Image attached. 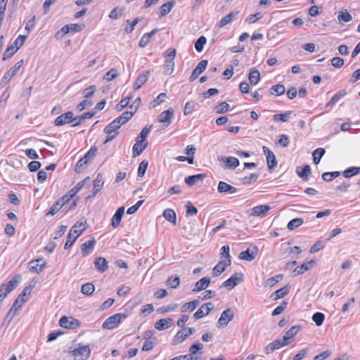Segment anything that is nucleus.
<instances>
[{
	"label": "nucleus",
	"mask_w": 360,
	"mask_h": 360,
	"mask_svg": "<svg viewBox=\"0 0 360 360\" xmlns=\"http://www.w3.org/2000/svg\"><path fill=\"white\" fill-rule=\"evenodd\" d=\"M86 222H77L70 229V232L67 236V241L65 244L64 248L69 249L77 240V238L86 230Z\"/></svg>",
	"instance_id": "obj_1"
},
{
	"label": "nucleus",
	"mask_w": 360,
	"mask_h": 360,
	"mask_svg": "<svg viewBox=\"0 0 360 360\" xmlns=\"http://www.w3.org/2000/svg\"><path fill=\"white\" fill-rule=\"evenodd\" d=\"M126 318L127 315L125 314H115L105 319V321L103 323L102 326L103 328L113 329L118 326L122 319H124Z\"/></svg>",
	"instance_id": "obj_2"
},
{
	"label": "nucleus",
	"mask_w": 360,
	"mask_h": 360,
	"mask_svg": "<svg viewBox=\"0 0 360 360\" xmlns=\"http://www.w3.org/2000/svg\"><path fill=\"white\" fill-rule=\"evenodd\" d=\"M74 356V360H87L91 355V350L88 345L75 348L70 352Z\"/></svg>",
	"instance_id": "obj_3"
},
{
	"label": "nucleus",
	"mask_w": 360,
	"mask_h": 360,
	"mask_svg": "<svg viewBox=\"0 0 360 360\" xmlns=\"http://www.w3.org/2000/svg\"><path fill=\"white\" fill-rule=\"evenodd\" d=\"M290 342L291 341H285L283 338L275 340L265 347L264 352L266 354H269L275 350L288 345Z\"/></svg>",
	"instance_id": "obj_4"
},
{
	"label": "nucleus",
	"mask_w": 360,
	"mask_h": 360,
	"mask_svg": "<svg viewBox=\"0 0 360 360\" xmlns=\"http://www.w3.org/2000/svg\"><path fill=\"white\" fill-rule=\"evenodd\" d=\"M59 325L63 328L75 329L80 326L81 323L76 319L63 316L59 320Z\"/></svg>",
	"instance_id": "obj_5"
},
{
	"label": "nucleus",
	"mask_w": 360,
	"mask_h": 360,
	"mask_svg": "<svg viewBox=\"0 0 360 360\" xmlns=\"http://www.w3.org/2000/svg\"><path fill=\"white\" fill-rule=\"evenodd\" d=\"M234 312L231 308H227L221 314L218 319L217 324L219 326H226L228 323L233 320Z\"/></svg>",
	"instance_id": "obj_6"
},
{
	"label": "nucleus",
	"mask_w": 360,
	"mask_h": 360,
	"mask_svg": "<svg viewBox=\"0 0 360 360\" xmlns=\"http://www.w3.org/2000/svg\"><path fill=\"white\" fill-rule=\"evenodd\" d=\"M243 281V275L242 273H235L222 284L223 287L233 288L240 282Z\"/></svg>",
	"instance_id": "obj_7"
},
{
	"label": "nucleus",
	"mask_w": 360,
	"mask_h": 360,
	"mask_svg": "<svg viewBox=\"0 0 360 360\" xmlns=\"http://www.w3.org/2000/svg\"><path fill=\"white\" fill-rule=\"evenodd\" d=\"M74 114L72 111H68L58 116L54 122L56 126H63L68 123L73 124Z\"/></svg>",
	"instance_id": "obj_8"
},
{
	"label": "nucleus",
	"mask_w": 360,
	"mask_h": 360,
	"mask_svg": "<svg viewBox=\"0 0 360 360\" xmlns=\"http://www.w3.org/2000/svg\"><path fill=\"white\" fill-rule=\"evenodd\" d=\"M213 304L211 302L202 304L193 314L194 319L198 320L203 318L205 316L207 315L213 309Z\"/></svg>",
	"instance_id": "obj_9"
},
{
	"label": "nucleus",
	"mask_w": 360,
	"mask_h": 360,
	"mask_svg": "<svg viewBox=\"0 0 360 360\" xmlns=\"http://www.w3.org/2000/svg\"><path fill=\"white\" fill-rule=\"evenodd\" d=\"M259 249L257 246H253L252 249L248 248L242 251L239 255V258L243 260L250 262L253 260L258 254Z\"/></svg>",
	"instance_id": "obj_10"
},
{
	"label": "nucleus",
	"mask_w": 360,
	"mask_h": 360,
	"mask_svg": "<svg viewBox=\"0 0 360 360\" xmlns=\"http://www.w3.org/2000/svg\"><path fill=\"white\" fill-rule=\"evenodd\" d=\"M207 60H202L199 62L196 68L193 70L191 77H189L190 82H193L195 80L200 74H202L206 69L207 65Z\"/></svg>",
	"instance_id": "obj_11"
},
{
	"label": "nucleus",
	"mask_w": 360,
	"mask_h": 360,
	"mask_svg": "<svg viewBox=\"0 0 360 360\" xmlns=\"http://www.w3.org/2000/svg\"><path fill=\"white\" fill-rule=\"evenodd\" d=\"M174 117V110L170 108L167 110L161 112L158 117V120L160 123H163L165 126H169L171 123V120Z\"/></svg>",
	"instance_id": "obj_12"
},
{
	"label": "nucleus",
	"mask_w": 360,
	"mask_h": 360,
	"mask_svg": "<svg viewBox=\"0 0 360 360\" xmlns=\"http://www.w3.org/2000/svg\"><path fill=\"white\" fill-rule=\"evenodd\" d=\"M22 63L23 60L18 61L8 72H6L1 79V83L8 82L17 73L20 67L22 65Z\"/></svg>",
	"instance_id": "obj_13"
},
{
	"label": "nucleus",
	"mask_w": 360,
	"mask_h": 360,
	"mask_svg": "<svg viewBox=\"0 0 360 360\" xmlns=\"http://www.w3.org/2000/svg\"><path fill=\"white\" fill-rule=\"evenodd\" d=\"M104 184L103 178L101 174H98L93 181L92 195L88 196L87 199L96 196L103 188Z\"/></svg>",
	"instance_id": "obj_14"
},
{
	"label": "nucleus",
	"mask_w": 360,
	"mask_h": 360,
	"mask_svg": "<svg viewBox=\"0 0 360 360\" xmlns=\"http://www.w3.org/2000/svg\"><path fill=\"white\" fill-rule=\"evenodd\" d=\"M217 191L219 193H235L238 191V188L227 184L225 181H220L218 184Z\"/></svg>",
	"instance_id": "obj_15"
},
{
	"label": "nucleus",
	"mask_w": 360,
	"mask_h": 360,
	"mask_svg": "<svg viewBox=\"0 0 360 360\" xmlns=\"http://www.w3.org/2000/svg\"><path fill=\"white\" fill-rule=\"evenodd\" d=\"M231 264V260L230 259L220 261L213 268V275L215 276H219L222 272H224L226 270V267L230 266Z\"/></svg>",
	"instance_id": "obj_16"
},
{
	"label": "nucleus",
	"mask_w": 360,
	"mask_h": 360,
	"mask_svg": "<svg viewBox=\"0 0 360 360\" xmlns=\"http://www.w3.org/2000/svg\"><path fill=\"white\" fill-rule=\"evenodd\" d=\"M238 165V159H219V166L224 169H234Z\"/></svg>",
	"instance_id": "obj_17"
},
{
	"label": "nucleus",
	"mask_w": 360,
	"mask_h": 360,
	"mask_svg": "<svg viewBox=\"0 0 360 360\" xmlns=\"http://www.w3.org/2000/svg\"><path fill=\"white\" fill-rule=\"evenodd\" d=\"M96 240L93 238L91 240H88L81 245V252L83 256L89 255L94 248L96 245Z\"/></svg>",
	"instance_id": "obj_18"
},
{
	"label": "nucleus",
	"mask_w": 360,
	"mask_h": 360,
	"mask_svg": "<svg viewBox=\"0 0 360 360\" xmlns=\"http://www.w3.org/2000/svg\"><path fill=\"white\" fill-rule=\"evenodd\" d=\"M174 323V321L171 318L161 319L155 323V328L158 330H163Z\"/></svg>",
	"instance_id": "obj_19"
},
{
	"label": "nucleus",
	"mask_w": 360,
	"mask_h": 360,
	"mask_svg": "<svg viewBox=\"0 0 360 360\" xmlns=\"http://www.w3.org/2000/svg\"><path fill=\"white\" fill-rule=\"evenodd\" d=\"M124 213V207H120L114 214V215L112 217L111 220V226L113 228H117L122 220V218Z\"/></svg>",
	"instance_id": "obj_20"
},
{
	"label": "nucleus",
	"mask_w": 360,
	"mask_h": 360,
	"mask_svg": "<svg viewBox=\"0 0 360 360\" xmlns=\"http://www.w3.org/2000/svg\"><path fill=\"white\" fill-rule=\"evenodd\" d=\"M290 289V287L288 285H286L284 287L274 292L270 295V298H271L274 300H277L278 299L283 298L289 293Z\"/></svg>",
	"instance_id": "obj_21"
},
{
	"label": "nucleus",
	"mask_w": 360,
	"mask_h": 360,
	"mask_svg": "<svg viewBox=\"0 0 360 360\" xmlns=\"http://www.w3.org/2000/svg\"><path fill=\"white\" fill-rule=\"evenodd\" d=\"M149 76V71L145 70L140 74L134 84V89H139L148 80Z\"/></svg>",
	"instance_id": "obj_22"
},
{
	"label": "nucleus",
	"mask_w": 360,
	"mask_h": 360,
	"mask_svg": "<svg viewBox=\"0 0 360 360\" xmlns=\"http://www.w3.org/2000/svg\"><path fill=\"white\" fill-rule=\"evenodd\" d=\"M148 141H142L138 138L136 139V143L133 146L134 155H139L143 150L146 148Z\"/></svg>",
	"instance_id": "obj_23"
},
{
	"label": "nucleus",
	"mask_w": 360,
	"mask_h": 360,
	"mask_svg": "<svg viewBox=\"0 0 360 360\" xmlns=\"http://www.w3.org/2000/svg\"><path fill=\"white\" fill-rule=\"evenodd\" d=\"M94 265L100 273H104L108 269V262L104 257H99L96 258L94 262Z\"/></svg>",
	"instance_id": "obj_24"
},
{
	"label": "nucleus",
	"mask_w": 360,
	"mask_h": 360,
	"mask_svg": "<svg viewBox=\"0 0 360 360\" xmlns=\"http://www.w3.org/2000/svg\"><path fill=\"white\" fill-rule=\"evenodd\" d=\"M314 264L315 262L314 260L303 263L295 269L293 271L294 276L302 274L304 271L310 269Z\"/></svg>",
	"instance_id": "obj_25"
},
{
	"label": "nucleus",
	"mask_w": 360,
	"mask_h": 360,
	"mask_svg": "<svg viewBox=\"0 0 360 360\" xmlns=\"http://www.w3.org/2000/svg\"><path fill=\"white\" fill-rule=\"evenodd\" d=\"M301 328V325L293 326L288 331L285 333L284 335L283 336V338L285 341H290V340H292L293 338L298 333Z\"/></svg>",
	"instance_id": "obj_26"
},
{
	"label": "nucleus",
	"mask_w": 360,
	"mask_h": 360,
	"mask_svg": "<svg viewBox=\"0 0 360 360\" xmlns=\"http://www.w3.org/2000/svg\"><path fill=\"white\" fill-rule=\"evenodd\" d=\"M296 172L297 175L304 181L308 180V177L311 174V167L309 165H304V167H297Z\"/></svg>",
	"instance_id": "obj_27"
},
{
	"label": "nucleus",
	"mask_w": 360,
	"mask_h": 360,
	"mask_svg": "<svg viewBox=\"0 0 360 360\" xmlns=\"http://www.w3.org/2000/svg\"><path fill=\"white\" fill-rule=\"evenodd\" d=\"M210 283V278L209 277H203L200 278L193 289V292H199L206 289Z\"/></svg>",
	"instance_id": "obj_28"
},
{
	"label": "nucleus",
	"mask_w": 360,
	"mask_h": 360,
	"mask_svg": "<svg viewBox=\"0 0 360 360\" xmlns=\"http://www.w3.org/2000/svg\"><path fill=\"white\" fill-rule=\"evenodd\" d=\"M92 159H79L75 167V171L77 173H82L87 167L91 164Z\"/></svg>",
	"instance_id": "obj_29"
},
{
	"label": "nucleus",
	"mask_w": 360,
	"mask_h": 360,
	"mask_svg": "<svg viewBox=\"0 0 360 360\" xmlns=\"http://www.w3.org/2000/svg\"><path fill=\"white\" fill-rule=\"evenodd\" d=\"M206 175L205 174H199L196 175L188 176L185 179V183L189 186H192L196 184L198 181H202Z\"/></svg>",
	"instance_id": "obj_30"
},
{
	"label": "nucleus",
	"mask_w": 360,
	"mask_h": 360,
	"mask_svg": "<svg viewBox=\"0 0 360 360\" xmlns=\"http://www.w3.org/2000/svg\"><path fill=\"white\" fill-rule=\"evenodd\" d=\"M20 278L21 277L19 274L14 276L11 280L5 285L4 290H6V292L13 291L19 284Z\"/></svg>",
	"instance_id": "obj_31"
},
{
	"label": "nucleus",
	"mask_w": 360,
	"mask_h": 360,
	"mask_svg": "<svg viewBox=\"0 0 360 360\" xmlns=\"http://www.w3.org/2000/svg\"><path fill=\"white\" fill-rule=\"evenodd\" d=\"M248 79L251 85H256L260 80V72L256 68H251L250 70Z\"/></svg>",
	"instance_id": "obj_32"
},
{
	"label": "nucleus",
	"mask_w": 360,
	"mask_h": 360,
	"mask_svg": "<svg viewBox=\"0 0 360 360\" xmlns=\"http://www.w3.org/2000/svg\"><path fill=\"white\" fill-rule=\"evenodd\" d=\"M95 112H84L79 116H77L73 119V127L79 125L84 120L91 118L94 115Z\"/></svg>",
	"instance_id": "obj_33"
},
{
	"label": "nucleus",
	"mask_w": 360,
	"mask_h": 360,
	"mask_svg": "<svg viewBox=\"0 0 360 360\" xmlns=\"http://www.w3.org/2000/svg\"><path fill=\"white\" fill-rule=\"evenodd\" d=\"M175 5V1L171 0L160 6L159 16L162 17L168 14Z\"/></svg>",
	"instance_id": "obj_34"
},
{
	"label": "nucleus",
	"mask_w": 360,
	"mask_h": 360,
	"mask_svg": "<svg viewBox=\"0 0 360 360\" xmlns=\"http://www.w3.org/2000/svg\"><path fill=\"white\" fill-rule=\"evenodd\" d=\"M238 11H234L229 13L228 15L223 17L218 23L219 27H223L230 23L233 19L238 15Z\"/></svg>",
	"instance_id": "obj_35"
},
{
	"label": "nucleus",
	"mask_w": 360,
	"mask_h": 360,
	"mask_svg": "<svg viewBox=\"0 0 360 360\" xmlns=\"http://www.w3.org/2000/svg\"><path fill=\"white\" fill-rule=\"evenodd\" d=\"M158 32V29H153L151 32L144 34L141 38L139 45V46L144 48L149 43L151 37Z\"/></svg>",
	"instance_id": "obj_36"
},
{
	"label": "nucleus",
	"mask_w": 360,
	"mask_h": 360,
	"mask_svg": "<svg viewBox=\"0 0 360 360\" xmlns=\"http://www.w3.org/2000/svg\"><path fill=\"white\" fill-rule=\"evenodd\" d=\"M270 210V206L267 205H261L254 207L252 209L251 214L252 216H260Z\"/></svg>",
	"instance_id": "obj_37"
},
{
	"label": "nucleus",
	"mask_w": 360,
	"mask_h": 360,
	"mask_svg": "<svg viewBox=\"0 0 360 360\" xmlns=\"http://www.w3.org/2000/svg\"><path fill=\"white\" fill-rule=\"evenodd\" d=\"M360 173V167H350L342 172V176L349 179Z\"/></svg>",
	"instance_id": "obj_38"
},
{
	"label": "nucleus",
	"mask_w": 360,
	"mask_h": 360,
	"mask_svg": "<svg viewBox=\"0 0 360 360\" xmlns=\"http://www.w3.org/2000/svg\"><path fill=\"white\" fill-rule=\"evenodd\" d=\"M186 330V328H184L177 332L173 340L174 344L181 343L188 338Z\"/></svg>",
	"instance_id": "obj_39"
},
{
	"label": "nucleus",
	"mask_w": 360,
	"mask_h": 360,
	"mask_svg": "<svg viewBox=\"0 0 360 360\" xmlns=\"http://www.w3.org/2000/svg\"><path fill=\"white\" fill-rule=\"evenodd\" d=\"M163 217L173 224H176V212L172 209H166L163 212Z\"/></svg>",
	"instance_id": "obj_40"
},
{
	"label": "nucleus",
	"mask_w": 360,
	"mask_h": 360,
	"mask_svg": "<svg viewBox=\"0 0 360 360\" xmlns=\"http://www.w3.org/2000/svg\"><path fill=\"white\" fill-rule=\"evenodd\" d=\"M199 302V300H194L191 302L185 303L181 308V312L184 313L187 311H193L198 307Z\"/></svg>",
	"instance_id": "obj_41"
},
{
	"label": "nucleus",
	"mask_w": 360,
	"mask_h": 360,
	"mask_svg": "<svg viewBox=\"0 0 360 360\" xmlns=\"http://www.w3.org/2000/svg\"><path fill=\"white\" fill-rule=\"evenodd\" d=\"M180 285V278L179 276H170L166 281V285L171 288H176Z\"/></svg>",
	"instance_id": "obj_42"
},
{
	"label": "nucleus",
	"mask_w": 360,
	"mask_h": 360,
	"mask_svg": "<svg viewBox=\"0 0 360 360\" xmlns=\"http://www.w3.org/2000/svg\"><path fill=\"white\" fill-rule=\"evenodd\" d=\"M303 222L304 221L302 218H295L288 222L287 228L289 230L292 231L296 228L300 226L303 224Z\"/></svg>",
	"instance_id": "obj_43"
},
{
	"label": "nucleus",
	"mask_w": 360,
	"mask_h": 360,
	"mask_svg": "<svg viewBox=\"0 0 360 360\" xmlns=\"http://www.w3.org/2000/svg\"><path fill=\"white\" fill-rule=\"evenodd\" d=\"M120 128V124H118L117 122L114 120L105 127L104 131L105 134H112V132H117V130Z\"/></svg>",
	"instance_id": "obj_44"
},
{
	"label": "nucleus",
	"mask_w": 360,
	"mask_h": 360,
	"mask_svg": "<svg viewBox=\"0 0 360 360\" xmlns=\"http://www.w3.org/2000/svg\"><path fill=\"white\" fill-rule=\"evenodd\" d=\"M95 290V286L91 283H86L82 285L81 292L84 295H91Z\"/></svg>",
	"instance_id": "obj_45"
},
{
	"label": "nucleus",
	"mask_w": 360,
	"mask_h": 360,
	"mask_svg": "<svg viewBox=\"0 0 360 360\" xmlns=\"http://www.w3.org/2000/svg\"><path fill=\"white\" fill-rule=\"evenodd\" d=\"M341 174L340 172L336 171V172H324L322 174L321 177L322 179L327 181L330 182L333 179L339 176Z\"/></svg>",
	"instance_id": "obj_46"
},
{
	"label": "nucleus",
	"mask_w": 360,
	"mask_h": 360,
	"mask_svg": "<svg viewBox=\"0 0 360 360\" xmlns=\"http://www.w3.org/2000/svg\"><path fill=\"white\" fill-rule=\"evenodd\" d=\"M346 91L345 90H341L336 93L330 99V101L326 104V106L332 104L334 105L337 102L339 101V100L342 98H343L346 95Z\"/></svg>",
	"instance_id": "obj_47"
},
{
	"label": "nucleus",
	"mask_w": 360,
	"mask_h": 360,
	"mask_svg": "<svg viewBox=\"0 0 360 360\" xmlns=\"http://www.w3.org/2000/svg\"><path fill=\"white\" fill-rule=\"evenodd\" d=\"M283 274H277L268 278L266 281L265 285L273 287L276 283L280 282L283 279Z\"/></svg>",
	"instance_id": "obj_48"
},
{
	"label": "nucleus",
	"mask_w": 360,
	"mask_h": 360,
	"mask_svg": "<svg viewBox=\"0 0 360 360\" xmlns=\"http://www.w3.org/2000/svg\"><path fill=\"white\" fill-rule=\"evenodd\" d=\"M141 20V18H136L131 22H130L129 20H127V23L129 26H127L125 29H124V31L127 34H130L133 32V30H134V27Z\"/></svg>",
	"instance_id": "obj_49"
},
{
	"label": "nucleus",
	"mask_w": 360,
	"mask_h": 360,
	"mask_svg": "<svg viewBox=\"0 0 360 360\" xmlns=\"http://www.w3.org/2000/svg\"><path fill=\"white\" fill-rule=\"evenodd\" d=\"M325 319V315L321 312H316L312 316V320L317 326L323 324Z\"/></svg>",
	"instance_id": "obj_50"
},
{
	"label": "nucleus",
	"mask_w": 360,
	"mask_h": 360,
	"mask_svg": "<svg viewBox=\"0 0 360 360\" xmlns=\"http://www.w3.org/2000/svg\"><path fill=\"white\" fill-rule=\"evenodd\" d=\"M285 91V89L283 84H276L271 88V94L272 95L276 94L277 96H281L283 94Z\"/></svg>",
	"instance_id": "obj_51"
},
{
	"label": "nucleus",
	"mask_w": 360,
	"mask_h": 360,
	"mask_svg": "<svg viewBox=\"0 0 360 360\" xmlns=\"http://www.w3.org/2000/svg\"><path fill=\"white\" fill-rule=\"evenodd\" d=\"M118 75L119 73L117 69L112 68L105 73V75L103 77V79L107 82H110L113 79L116 78L118 76Z\"/></svg>",
	"instance_id": "obj_52"
},
{
	"label": "nucleus",
	"mask_w": 360,
	"mask_h": 360,
	"mask_svg": "<svg viewBox=\"0 0 360 360\" xmlns=\"http://www.w3.org/2000/svg\"><path fill=\"white\" fill-rule=\"evenodd\" d=\"M338 18L339 21L344 22H348L352 20V15L347 11H340L338 14Z\"/></svg>",
	"instance_id": "obj_53"
},
{
	"label": "nucleus",
	"mask_w": 360,
	"mask_h": 360,
	"mask_svg": "<svg viewBox=\"0 0 360 360\" xmlns=\"http://www.w3.org/2000/svg\"><path fill=\"white\" fill-rule=\"evenodd\" d=\"M204 347L203 345L200 342H194L189 348V354L191 355H195L198 351L202 349Z\"/></svg>",
	"instance_id": "obj_54"
},
{
	"label": "nucleus",
	"mask_w": 360,
	"mask_h": 360,
	"mask_svg": "<svg viewBox=\"0 0 360 360\" xmlns=\"http://www.w3.org/2000/svg\"><path fill=\"white\" fill-rule=\"evenodd\" d=\"M206 38L204 36L200 37L195 43V48L198 52H201L206 43Z\"/></svg>",
	"instance_id": "obj_55"
},
{
	"label": "nucleus",
	"mask_w": 360,
	"mask_h": 360,
	"mask_svg": "<svg viewBox=\"0 0 360 360\" xmlns=\"http://www.w3.org/2000/svg\"><path fill=\"white\" fill-rule=\"evenodd\" d=\"M17 49L14 47V45H10L5 51L3 56V60L9 59L16 51Z\"/></svg>",
	"instance_id": "obj_56"
},
{
	"label": "nucleus",
	"mask_w": 360,
	"mask_h": 360,
	"mask_svg": "<svg viewBox=\"0 0 360 360\" xmlns=\"http://www.w3.org/2000/svg\"><path fill=\"white\" fill-rule=\"evenodd\" d=\"M174 62L171 60H165L164 65V73L169 75L174 71Z\"/></svg>",
	"instance_id": "obj_57"
},
{
	"label": "nucleus",
	"mask_w": 360,
	"mask_h": 360,
	"mask_svg": "<svg viewBox=\"0 0 360 360\" xmlns=\"http://www.w3.org/2000/svg\"><path fill=\"white\" fill-rule=\"evenodd\" d=\"M288 305V302L283 300L281 304L278 307H276L274 311H272L271 315L272 316H277L283 313V311L285 309Z\"/></svg>",
	"instance_id": "obj_58"
},
{
	"label": "nucleus",
	"mask_w": 360,
	"mask_h": 360,
	"mask_svg": "<svg viewBox=\"0 0 360 360\" xmlns=\"http://www.w3.org/2000/svg\"><path fill=\"white\" fill-rule=\"evenodd\" d=\"M148 165V162L146 160H143L139 164V169H138V176L139 177H143L145 175Z\"/></svg>",
	"instance_id": "obj_59"
},
{
	"label": "nucleus",
	"mask_w": 360,
	"mask_h": 360,
	"mask_svg": "<svg viewBox=\"0 0 360 360\" xmlns=\"http://www.w3.org/2000/svg\"><path fill=\"white\" fill-rule=\"evenodd\" d=\"M28 268L31 271L35 272L37 274H39L42 271L41 268L39 267V264L37 260H32L28 264Z\"/></svg>",
	"instance_id": "obj_60"
},
{
	"label": "nucleus",
	"mask_w": 360,
	"mask_h": 360,
	"mask_svg": "<svg viewBox=\"0 0 360 360\" xmlns=\"http://www.w3.org/2000/svg\"><path fill=\"white\" fill-rule=\"evenodd\" d=\"M131 96H127L126 98H122L119 103L116 105L115 109L117 111L122 110L125 107H127L131 100Z\"/></svg>",
	"instance_id": "obj_61"
},
{
	"label": "nucleus",
	"mask_w": 360,
	"mask_h": 360,
	"mask_svg": "<svg viewBox=\"0 0 360 360\" xmlns=\"http://www.w3.org/2000/svg\"><path fill=\"white\" fill-rule=\"evenodd\" d=\"M167 95L165 93L160 94L151 103L150 105L153 108H155L162 103L166 98Z\"/></svg>",
	"instance_id": "obj_62"
},
{
	"label": "nucleus",
	"mask_w": 360,
	"mask_h": 360,
	"mask_svg": "<svg viewBox=\"0 0 360 360\" xmlns=\"http://www.w3.org/2000/svg\"><path fill=\"white\" fill-rule=\"evenodd\" d=\"M63 206L60 205V202L58 200L51 206L49 212L46 214V216H53L56 214Z\"/></svg>",
	"instance_id": "obj_63"
},
{
	"label": "nucleus",
	"mask_w": 360,
	"mask_h": 360,
	"mask_svg": "<svg viewBox=\"0 0 360 360\" xmlns=\"http://www.w3.org/2000/svg\"><path fill=\"white\" fill-rule=\"evenodd\" d=\"M123 9L120 8L119 7H115L113 8L109 14V18L112 19H118L122 15Z\"/></svg>",
	"instance_id": "obj_64"
}]
</instances>
